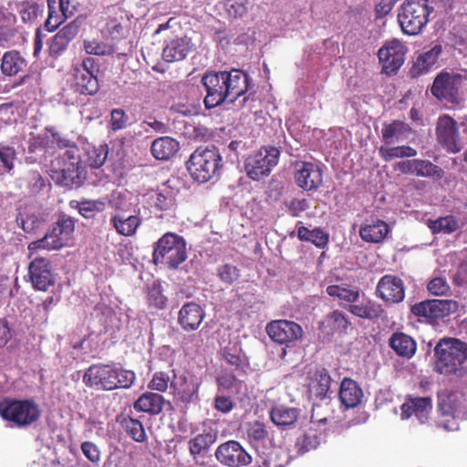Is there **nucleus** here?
<instances>
[{"instance_id": "nucleus-20", "label": "nucleus", "mask_w": 467, "mask_h": 467, "mask_svg": "<svg viewBox=\"0 0 467 467\" xmlns=\"http://www.w3.org/2000/svg\"><path fill=\"white\" fill-rule=\"evenodd\" d=\"M0 416L12 422V426L26 425L29 422V401L5 400L0 403Z\"/></svg>"}, {"instance_id": "nucleus-44", "label": "nucleus", "mask_w": 467, "mask_h": 467, "mask_svg": "<svg viewBox=\"0 0 467 467\" xmlns=\"http://www.w3.org/2000/svg\"><path fill=\"white\" fill-rule=\"evenodd\" d=\"M428 226L434 234L441 233L449 234L455 232L458 229L459 224L454 216L448 215L440 217L436 220H429Z\"/></svg>"}, {"instance_id": "nucleus-50", "label": "nucleus", "mask_w": 467, "mask_h": 467, "mask_svg": "<svg viewBox=\"0 0 467 467\" xmlns=\"http://www.w3.org/2000/svg\"><path fill=\"white\" fill-rule=\"evenodd\" d=\"M319 445V437L315 431H307L299 436L296 441V449L298 454H304L315 450Z\"/></svg>"}, {"instance_id": "nucleus-26", "label": "nucleus", "mask_w": 467, "mask_h": 467, "mask_svg": "<svg viewBox=\"0 0 467 467\" xmlns=\"http://www.w3.org/2000/svg\"><path fill=\"white\" fill-rule=\"evenodd\" d=\"M431 409V399L429 397L409 399L401 405V418L409 419L415 415L421 423H424Z\"/></svg>"}, {"instance_id": "nucleus-57", "label": "nucleus", "mask_w": 467, "mask_h": 467, "mask_svg": "<svg viewBox=\"0 0 467 467\" xmlns=\"http://www.w3.org/2000/svg\"><path fill=\"white\" fill-rule=\"evenodd\" d=\"M15 155L14 149L0 145V175L13 169Z\"/></svg>"}, {"instance_id": "nucleus-41", "label": "nucleus", "mask_w": 467, "mask_h": 467, "mask_svg": "<svg viewBox=\"0 0 467 467\" xmlns=\"http://www.w3.org/2000/svg\"><path fill=\"white\" fill-rule=\"evenodd\" d=\"M433 324L458 309V303L451 299H431Z\"/></svg>"}, {"instance_id": "nucleus-62", "label": "nucleus", "mask_w": 467, "mask_h": 467, "mask_svg": "<svg viewBox=\"0 0 467 467\" xmlns=\"http://www.w3.org/2000/svg\"><path fill=\"white\" fill-rule=\"evenodd\" d=\"M81 451L85 457L92 463H98L100 460V451L98 446L92 441H84L81 444Z\"/></svg>"}, {"instance_id": "nucleus-10", "label": "nucleus", "mask_w": 467, "mask_h": 467, "mask_svg": "<svg viewBox=\"0 0 467 467\" xmlns=\"http://www.w3.org/2000/svg\"><path fill=\"white\" fill-rule=\"evenodd\" d=\"M62 167L57 173V183L63 186H80L85 179V169L81 164L78 147H71L69 150H65L61 158Z\"/></svg>"}, {"instance_id": "nucleus-64", "label": "nucleus", "mask_w": 467, "mask_h": 467, "mask_svg": "<svg viewBox=\"0 0 467 467\" xmlns=\"http://www.w3.org/2000/svg\"><path fill=\"white\" fill-rule=\"evenodd\" d=\"M75 69L80 70L84 73H89L90 75L98 76L99 72V64L93 57H87L82 59V62L79 66L75 67Z\"/></svg>"}, {"instance_id": "nucleus-30", "label": "nucleus", "mask_w": 467, "mask_h": 467, "mask_svg": "<svg viewBox=\"0 0 467 467\" xmlns=\"http://www.w3.org/2000/svg\"><path fill=\"white\" fill-rule=\"evenodd\" d=\"M389 226L382 220H372L370 223L361 225L359 236L367 243H379L389 234Z\"/></svg>"}, {"instance_id": "nucleus-24", "label": "nucleus", "mask_w": 467, "mask_h": 467, "mask_svg": "<svg viewBox=\"0 0 467 467\" xmlns=\"http://www.w3.org/2000/svg\"><path fill=\"white\" fill-rule=\"evenodd\" d=\"M442 52V47L440 44L433 46L431 49L420 55L413 62L409 70V75L412 78H417L421 75L428 73L437 63L439 57Z\"/></svg>"}, {"instance_id": "nucleus-42", "label": "nucleus", "mask_w": 467, "mask_h": 467, "mask_svg": "<svg viewBox=\"0 0 467 467\" xmlns=\"http://www.w3.org/2000/svg\"><path fill=\"white\" fill-rule=\"evenodd\" d=\"M326 291L328 296L337 297L349 304L357 302L360 296L359 289L349 285H330Z\"/></svg>"}, {"instance_id": "nucleus-16", "label": "nucleus", "mask_w": 467, "mask_h": 467, "mask_svg": "<svg viewBox=\"0 0 467 467\" xmlns=\"http://www.w3.org/2000/svg\"><path fill=\"white\" fill-rule=\"evenodd\" d=\"M200 383L192 376H188L185 372L177 373L172 369V379L171 389L174 400L189 405L199 400Z\"/></svg>"}, {"instance_id": "nucleus-36", "label": "nucleus", "mask_w": 467, "mask_h": 467, "mask_svg": "<svg viewBox=\"0 0 467 467\" xmlns=\"http://www.w3.org/2000/svg\"><path fill=\"white\" fill-rule=\"evenodd\" d=\"M298 416L299 410L297 409L285 406L274 407L270 411V418L273 423L281 427L295 424Z\"/></svg>"}, {"instance_id": "nucleus-31", "label": "nucleus", "mask_w": 467, "mask_h": 467, "mask_svg": "<svg viewBox=\"0 0 467 467\" xmlns=\"http://www.w3.org/2000/svg\"><path fill=\"white\" fill-rule=\"evenodd\" d=\"M180 149L179 142L170 137H161L151 143L152 156L160 161H167L173 157Z\"/></svg>"}, {"instance_id": "nucleus-56", "label": "nucleus", "mask_w": 467, "mask_h": 467, "mask_svg": "<svg viewBox=\"0 0 467 467\" xmlns=\"http://www.w3.org/2000/svg\"><path fill=\"white\" fill-rule=\"evenodd\" d=\"M217 275L223 283L232 285L240 277V270L235 265L224 264L217 268Z\"/></svg>"}, {"instance_id": "nucleus-59", "label": "nucleus", "mask_w": 467, "mask_h": 467, "mask_svg": "<svg viewBox=\"0 0 467 467\" xmlns=\"http://www.w3.org/2000/svg\"><path fill=\"white\" fill-rule=\"evenodd\" d=\"M248 0H226L225 8L232 17H243L247 13Z\"/></svg>"}, {"instance_id": "nucleus-6", "label": "nucleus", "mask_w": 467, "mask_h": 467, "mask_svg": "<svg viewBox=\"0 0 467 467\" xmlns=\"http://www.w3.org/2000/svg\"><path fill=\"white\" fill-rule=\"evenodd\" d=\"M433 6L429 0H405L400 5L398 21L404 34L416 36L429 22Z\"/></svg>"}, {"instance_id": "nucleus-34", "label": "nucleus", "mask_w": 467, "mask_h": 467, "mask_svg": "<svg viewBox=\"0 0 467 467\" xmlns=\"http://www.w3.org/2000/svg\"><path fill=\"white\" fill-rule=\"evenodd\" d=\"M331 377L324 368L317 369L309 382V392L317 399L327 398L331 386Z\"/></svg>"}, {"instance_id": "nucleus-7", "label": "nucleus", "mask_w": 467, "mask_h": 467, "mask_svg": "<svg viewBox=\"0 0 467 467\" xmlns=\"http://www.w3.org/2000/svg\"><path fill=\"white\" fill-rule=\"evenodd\" d=\"M75 219L62 214L42 238L31 241V250H59L68 244L75 231Z\"/></svg>"}, {"instance_id": "nucleus-4", "label": "nucleus", "mask_w": 467, "mask_h": 467, "mask_svg": "<svg viewBox=\"0 0 467 467\" xmlns=\"http://www.w3.org/2000/svg\"><path fill=\"white\" fill-rule=\"evenodd\" d=\"M185 239L171 232L164 234L153 244L152 261L165 265L170 270H177L188 258Z\"/></svg>"}, {"instance_id": "nucleus-39", "label": "nucleus", "mask_w": 467, "mask_h": 467, "mask_svg": "<svg viewBox=\"0 0 467 467\" xmlns=\"http://www.w3.org/2000/svg\"><path fill=\"white\" fill-rule=\"evenodd\" d=\"M347 309L352 315L364 319H377L383 314L381 306L370 300L363 305L351 303Z\"/></svg>"}, {"instance_id": "nucleus-17", "label": "nucleus", "mask_w": 467, "mask_h": 467, "mask_svg": "<svg viewBox=\"0 0 467 467\" xmlns=\"http://www.w3.org/2000/svg\"><path fill=\"white\" fill-rule=\"evenodd\" d=\"M216 460L227 467H242L252 462V456L237 441L220 444L214 453Z\"/></svg>"}, {"instance_id": "nucleus-52", "label": "nucleus", "mask_w": 467, "mask_h": 467, "mask_svg": "<svg viewBox=\"0 0 467 467\" xmlns=\"http://www.w3.org/2000/svg\"><path fill=\"white\" fill-rule=\"evenodd\" d=\"M410 314L419 322H425L433 325L431 299L423 300L410 306Z\"/></svg>"}, {"instance_id": "nucleus-21", "label": "nucleus", "mask_w": 467, "mask_h": 467, "mask_svg": "<svg viewBox=\"0 0 467 467\" xmlns=\"http://www.w3.org/2000/svg\"><path fill=\"white\" fill-rule=\"evenodd\" d=\"M54 283L50 262L47 259L39 257L31 261V284L36 289L47 291Z\"/></svg>"}, {"instance_id": "nucleus-37", "label": "nucleus", "mask_w": 467, "mask_h": 467, "mask_svg": "<svg viewBox=\"0 0 467 467\" xmlns=\"http://www.w3.org/2000/svg\"><path fill=\"white\" fill-rule=\"evenodd\" d=\"M410 129L405 122L401 120H393L389 124L384 125L382 128V140L386 144H393L402 140L403 136L410 132Z\"/></svg>"}, {"instance_id": "nucleus-5", "label": "nucleus", "mask_w": 467, "mask_h": 467, "mask_svg": "<svg viewBox=\"0 0 467 467\" xmlns=\"http://www.w3.org/2000/svg\"><path fill=\"white\" fill-rule=\"evenodd\" d=\"M223 166L222 156L215 148H197L186 162L192 179L198 182H207L219 176Z\"/></svg>"}, {"instance_id": "nucleus-54", "label": "nucleus", "mask_w": 467, "mask_h": 467, "mask_svg": "<svg viewBox=\"0 0 467 467\" xmlns=\"http://www.w3.org/2000/svg\"><path fill=\"white\" fill-rule=\"evenodd\" d=\"M171 379L166 372L157 371L149 381L148 389L159 392H166L169 387L171 388Z\"/></svg>"}, {"instance_id": "nucleus-58", "label": "nucleus", "mask_w": 467, "mask_h": 467, "mask_svg": "<svg viewBox=\"0 0 467 467\" xmlns=\"http://www.w3.org/2000/svg\"><path fill=\"white\" fill-rule=\"evenodd\" d=\"M148 303L156 309H163L166 306L167 298L162 294L160 285H153L148 292Z\"/></svg>"}, {"instance_id": "nucleus-43", "label": "nucleus", "mask_w": 467, "mask_h": 467, "mask_svg": "<svg viewBox=\"0 0 467 467\" xmlns=\"http://www.w3.org/2000/svg\"><path fill=\"white\" fill-rule=\"evenodd\" d=\"M70 206L78 209L84 218L94 219L99 213L105 209V202L98 200L71 201Z\"/></svg>"}, {"instance_id": "nucleus-9", "label": "nucleus", "mask_w": 467, "mask_h": 467, "mask_svg": "<svg viewBox=\"0 0 467 467\" xmlns=\"http://www.w3.org/2000/svg\"><path fill=\"white\" fill-rule=\"evenodd\" d=\"M279 156L280 151L277 148L262 147L246 159L244 168L247 176L254 181L268 176L272 169L278 163Z\"/></svg>"}, {"instance_id": "nucleus-19", "label": "nucleus", "mask_w": 467, "mask_h": 467, "mask_svg": "<svg viewBox=\"0 0 467 467\" xmlns=\"http://www.w3.org/2000/svg\"><path fill=\"white\" fill-rule=\"evenodd\" d=\"M376 294L388 304H398L405 297V285L401 278L385 275L377 285Z\"/></svg>"}, {"instance_id": "nucleus-12", "label": "nucleus", "mask_w": 467, "mask_h": 467, "mask_svg": "<svg viewBox=\"0 0 467 467\" xmlns=\"http://www.w3.org/2000/svg\"><path fill=\"white\" fill-rule=\"evenodd\" d=\"M133 16L123 8H113L109 12L105 26H103L102 35L113 41L120 42L127 39L133 28Z\"/></svg>"}, {"instance_id": "nucleus-23", "label": "nucleus", "mask_w": 467, "mask_h": 467, "mask_svg": "<svg viewBox=\"0 0 467 467\" xmlns=\"http://www.w3.org/2000/svg\"><path fill=\"white\" fill-rule=\"evenodd\" d=\"M205 313L202 306L194 302L184 304L178 313V323L185 331L196 330L202 324Z\"/></svg>"}, {"instance_id": "nucleus-60", "label": "nucleus", "mask_w": 467, "mask_h": 467, "mask_svg": "<svg viewBox=\"0 0 467 467\" xmlns=\"http://www.w3.org/2000/svg\"><path fill=\"white\" fill-rule=\"evenodd\" d=\"M129 117L122 109H113L110 112V128L113 131L123 130L127 127Z\"/></svg>"}, {"instance_id": "nucleus-32", "label": "nucleus", "mask_w": 467, "mask_h": 467, "mask_svg": "<svg viewBox=\"0 0 467 467\" xmlns=\"http://www.w3.org/2000/svg\"><path fill=\"white\" fill-rule=\"evenodd\" d=\"M191 51L190 42L185 38L171 40L162 50V58L168 63L183 60Z\"/></svg>"}, {"instance_id": "nucleus-48", "label": "nucleus", "mask_w": 467, "mask_h": 467, "mask_svg": "<svg viewBox=\"0 0 467 467\" xmlns=\"http://www.w3.org/2000/svg\"><path fill=\"white\" fill-rule=\"evenodd\" d=\"M379 152L385 161H390L397 158L414 157L417 155V150L410 146H397L391 148L381 146Z\"/></svg>"}, {"instance_id": "nucleus-49", "label": "nucleus", "mask_w": 467, "mask_h": 467, "mask_svg": "<svg viewBox=\"0 0 467 467\" xmlns=\"http://www.w3.org/2000/svg\"><path fill=\"white\" fill-rule=\"evenodd\" d=\"M83 47L87 54L99 57L111 56L116 51L114 45L98 39L85 40Z\"/></svg>"}, {"instance_id": "nucleus-61", "label": "nucleus", "mask_w": 467, "mask_h": 467, "mask_svg": "<svg viewBox=\"0 0 467 467\" xmlns=\"http://www.w3.org/2000/svg\"><path fill=\"white\" fill-rule=\"evenodd\" d=\"M427 288L434 296H443L450 290V285L444 278L435 277L428 283Z\"/></svg>"}, {"instance_id": "nucleus-28", "label": "nucleus", "mask_w": 467, "mask_h": 467, "mask_svg": "<svg viewBox=\"0 0 467 467\" xmlns=\"http://www.w3.org/2000/svg\"><path fill=\"white\" fill-rule=\"evenodd\" d=\"M338 397L347 409L355 408L360 403L363 391L355 380L345 378L340 384Z\"/></svg>"}, {"instance_id": "nucleus-27", "label": "nucleus", "mask_w": 467, "mask_h": 467, "mask_svg": "<svg viewBox=\"0 0 467 467\" xmlns=\"http://www.w3.org/2000/svg\"><path fill=\"white\" fill-rule=\"evenodd\" d=\"M389 345L396 355L408 359L411 358L417 350L414 338L403 332H394L389 339Z\"/></svg>"}, {"instance_id": "nucleus-3", "label": "nucleus", "mask_w": 467, "mask_h": 467, "mask_svg": "<svg viewBox=\"0 0 467 467\" xmlns=\"http://www.w3.org/2000/svg\"><path fill=\"white\" fill-rule=\"evenodd\" d=\"M435 369L446 376H462L467 359V344L457 338L443 337L434 348Z\"/></svg>"}, {"instance_id": "nucleus-25", "label": "nucleus", "mask_w": 467, "mask_h": 467, "mask_svg": "<svg viewBox=\"0 0 467 467\" xmlns=\"http://www.w3.org/2000/svg\"><path fill=\"white\" fill-rule=\"evenodd\" d=\"M465 395L462 392L455 391L448 394L439 402V410L443 416H451V418H461L466 414Z\"/></svg>"}, {"instance_id": "nucleus-53", "label": "nucleus", "mask_w": 467, "mask_h": 467, "mask_svg": "<svg viewBox=\"0 0 467 467\" xmlns=\"http://www.w3.org/2000/svg\"><path fill=\"white\" fill-rule=\"evenodd\" d=\"M87 163L91 168L101 167L108 156V147L106 145H100L99 147H92L87 151Z\"/></svg>"}, {"instance_id": "nucleus-33", "label": "nucleus", "mask_w": 467, "mask_h": 467, "mask_svg": "<svg viewBox=\"0 0 467 467\" xmlns=\"http://www.w3.org/2000/svg\"><path fill=\"white\" fill-rule=\"evenodd\" d=\"M150 202L158 211H174L176 207L175 192L169 187L159 188L156 192L150 194Z\"/></svg>"}, {"instance_id": "nucleus-45", "label": "nucleus", "mask_w": 467, "mask_h": 467, "mask_svg": "<svg viewBox=\"0 0 467 467\" xmlns=\"http://www.w3.org/2000/svg\"><path fill=\"white\" fill-rule=\"evenodd\" d=\"M26 65V61L16 51L6 52L2 58L1 69L6 76L16 75Z\"/></svg>"}, {"instance_id": "nucleus-2", "label": "nucleus", "mask_w": 467, "mask_h": 467, "mask_svg": "<svg viewBox=\"0 0 467 467\" xmlns=\"http://www.w3.org/2000/svg\"><path fill=\"white\" fill-rule=\"evenodd\" d=\"M136 375L132 370L123 368L114 363L93 364L87 368L83 382L87 387L114 390L130 389L135 382Z\"/></svg>"}, {"instance_id": "nucleus-40", "label": "nucleus", "mask_w": 467, "mask_h": 467, "mask_svg": "<svg viewBox=\"0 0 467 467\" xmlns=\"http://www.w3.org/2000/svg\"><path fill=\"white\" fill-rule=\"evenodd\" d=\"M297 237L300 241L310 242L318 248H324L328 244L329 235L320 228L309 230L306 226L297 228Z\"/></svg>"}, {"instance_id": "nucleus-47", "label": "nucleus", "mask_w": 467, "mask_h": 467, "mask_svg": "<svg viewBox=\"0 0 467 467\" xmlns=\"http://www.w3.org/2000/svg\"><path fill=\"white\" fill-rule=\"evenodd\" d=\"M121 426L126 432L137 442H143L147 439V435L142 423L131 417H125L121 420Z\"/></svg>"}, {"instance_id": "nucleus-22", "label": "nucleus", "mask_w": 467, "mask_h": 467, "mask_svg": "<svg viewBox=\"0 0 467 467\" xmlns=\"http://www.w3.org/2000/svg\"><path fill=\"white\" fill-rule=\"evenodd\" d=\"M80 25L81 22L78 17L62 27L52 38L49 45L50 54L53 56L61 55L78 34Z\"/></svg>"}, {"instance_id": "nucleus-11", "label": "nucleus", "mask_w": 467, "mask_h": 467, "mask_svg": "<svg viewBox=\"0 0 467 467\" xmlns=\"http://www.w3.org/2000/svg\"><path fill=\"white\" fill-rule=\"evenodd\" d=\"M435 135L438 144L449 153H458L463 148L459 124L449 114L437 119Z\"/></svg>"}, {"instance_id": "nucleus-14", "label": "nucleus", "mask_w": 467, "mask_h": 467, "mask_svg": "<svg viewBox=\"0 0 467 467\" xmlns=\"http://www.w3.org/2000/svg\"><path fill=\"white\" fill-rule=\"evenodd\" d=\"M130 209L116 203L110 213L109 224L115 232L124 237H133L142 224L140 211L131 213Z\"/></svg>"}, {"instance_id": "nucleus-13", "label": "nucleus", "mask_w": 467, "mask_h": 467, "mask_svg": "<svg viewBox=\"0 0 467 467\" xmlns=\"http://www.w3.org/2000/svg\"><path fill=\"white\" fill-rule=\"evenodd\" d=\"M408 47L399 39L386 42L378 51L381 72L386 75L396 74L405 61Z\"/></svg>"}, {"instance_id": "nucleus-51", "label": "nucleus", "mask_w": 467, "mask_h": 467, "mask_svg": "<svg viewBox=\"0 0 467 467\" xmlns=\"http://www.w3.org/2000/svg\"><path fill=\"white\" fill-rule=\"evenodd\" d=\"M417 169L415 175L419 177H431L435 179H441L444 171L439 166L433 164L430 161L417 160Z\"/></svg>"}, {"instance_id": "nucleus-35", "label": "nucleus", "mask_w": 467, "mask_h": 467, "mask_svg": "<svg viewBox=\"0 0 467 467\" xmlns=\"http://www.w3.org/2000/svg\"><path fill=\"white\" fill-rule=\"evenodd\" d=\"M217 433L213 430L203 431L189 441V451L192 456L206 452L216 441Z\"/></svg>"}, {"instance_id": "nucleus-55", "label": "nucleus", "mask_w": 467, "mask_h": 467, "mask_svg": "<svg viewBox=\"0 0 467 467\" xmlns=\"http://www.w3.org/2000/svg\"><path fill=\"white\" fill-rule=\"evenodd\" d=\"M247 435L251 441L264 443L269 436V432L265 423L254 421L247 429Z\"/></svg>"}, {"instance_id": "nucleus-8", "label": "nucleus", "mask_w": 467, "mask_h": 467, "mask_svg": "<svg viewBox=\"0 0 467 467\" xmlns=\"http://www.w3.org/2000/svg\"><path fill=\"white\" fill-rule=\"evenodd\" d=\"M463 79L462 74L443 69L435 77L431 92L440 101L459 105L462 101L461 89Z\"/></svg>"}, {"instance_id": "nucleus-29", "label": "nucleus", "mask_w": 467, "mask_h": 467, "mask_svg": "<svg viewBox=\"0 0 467 467\" xmlns=\"http://www.w3.org/2000/svg\"><path fill=\"white\" fill-rule=\"evenodd\" d=\"M164 402L165 400L162 395L147 391L139 397L133 407L137 411L158 415L162 411Z\"/></svg>"}, {"instance_id": "nucleus-15", "label": "nucleus", "mask_w": 467, "mask_h": 467, "mask_svg": "<svg viewBox=\"0 0 467 467\" xmlns=\"http://www.w3.org/2000/svg\"><path fill=\"white\" fill-rule=\"evenodd\" d=\"M265 331L274 342L288 347L304 336L302 327L295 321L286 319L272 320L267 323Z\"/></svg>"}, {"instance_id": "nucleus-38", "label": "nucleus", "mask_w": 467, "mask_h": 467, "mask_svg": "<svg viewBox=\"0 0 467 467\" xmlns=\"http://www.w3.org/2000/svg\"><path fill=\"white\" fill-rule=\"evenodd\" d=\"M74 78L81 94L94 95L99 88L98 77L74 68Z\"/></svg>"}, {"instance_id": "nucleus-63", "label": "nucleus", "mask_w": 467, "mask_h": 467, "mask_svg": "<svg viewBox=\"0 0 467 467\" xmlns=\"http://www.w3.org/2000/svg\"><path fill=\"white\" fill-rule=\"evenodd\" d=\"M83 0H59V8L64 18L70 17L81 6Z\"/></svg>"}, {"instance_id": "nucleus-18", "label": "nucleus", "mask_w": 467, "mask_h": 467, "mask_svg": "<svg viewBox=\"0 0 467 467\" xmlns=\"http://www.w3.org/2000/svg\"><path fill=\"white\" fill-rule=\"evenodd\" d=\"M294 179L304 191L317 190L323 183V171L319 165L310 161H296Z\"/></svg>"}, {"instance_id": "nucleus-1", "label": "nucleus", "mask_w": 467, "mask_h": 467, "mask_svg": "<svg viewBox=\"0 0 467 467\" xmlns=\"http://www.w3.org/2000/svg\"><path fill=\"white\" fill-rule=\"evenodd\" d=\"M206 96L203 103L211 109L225 101L234 102L248 89V76L242 70L208 72L202 78Z\"/></svg>"}, {"instance_id": "nucleus-46", "label": "nucleus", "mask_w": 467, "mask_h": 467, "mask_svg": "<svg viewBox=\"0 0 467 467\" xmlns=\"http://www.w3.org/2000/svg\"><path fill=\"white\" fill-rule=\"evenodd\" d=\"M323 325L326 326L332 334H334L346 332L350 323L348 317L341 311L334 310L326 317Z\"/></svg>"}]
</instances>
